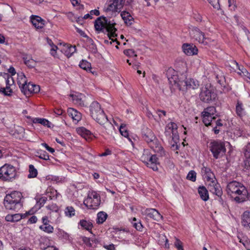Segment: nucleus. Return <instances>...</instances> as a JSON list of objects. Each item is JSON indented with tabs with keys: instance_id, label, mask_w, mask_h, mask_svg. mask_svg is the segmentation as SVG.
Instances as JSON below:
<instances>
[{
	"instance_id": "f257e3e1",
	"label": "nucleus",
	"mask_w": 250,
	"mask_h": 250,
	"mask_svg": "<svg viewBox=\"0 0 250 250\" xmlns=\"http://www.w3.org/2000/svg\"><path fill=\"white\" fill-rule=\"evenodd\" d=\"M116 23L113 20H108L104 17H100L97 19L94 22L95 30L98 32L107 33V36L112 42H116L119 44V42L115 39H113L117 36L116 33L117 29L115 27Z\"/></svg>"
},
{
	"instance_id": "f03ea898",
	"label": "nucleus",
	"mask_w": 250,
	"mask_h": 250,
	"mask_svg": "<svg viewBox=\"0 0 250 250\" xmlns=\"http://www.w3.org/2000/svg\"><path fill=\"white\" fill-rule=\"evenodd\" d=\"M226 190L228 194L234 196V200L238 203L243 202L248 198V192L245 187L236 181L229 182Z\"/></svg>"
},
{
	"instance_id": "7ed1b4c3",
	"label": "nucleus",
	"mask_w": 250,
	"mask_h": 250,
	"mask_svg": "<svg viewBox=\"0 0 250 250\" xmlns=\"http://www.w3.org/2000/svg\"><path fill=\"white\" fill-rule=\"evenodd\" d=\"M21 193L18 191L7 194L3 201L5 208L7 210L18 211L22 207V204L21 202Z\"/></svg>"
},
{
	"instance_id": "20e7f679",
	"label": "nucleus",
	"mask_w": 250,
	"mask_h": 250,
	"mask_svg": "<svg viewBox=\"0 0 250 250\" xmlns=\"http://www.w3.org/2000/svg\"><path fill=\"white\" fill-rule=\"evenodd\" d=\"M168 80L171 84L177 87L180 90L195 89L198 88V82L192 78H186L185 80L179 79L177 75H173L168 78Z\"/></svg>"
},
{
	"instance_id": "39448f33",
	"label": "nucleus",
	"mask_w": 250,
	"mask_h": 250,
	"mask_svg": "<svg viewBox=\"0 0 250 250\" xmlns=\"http://www.w3.org/2000/svg\"><path fill=\"white\" fill-rule=\"evenodd\" d=\"M16 168L11 165L5 164L0 167V179L4 181H12L16 177Z\"/></svg>"
},
{
	"instance_id": "423d86ee",
	"label": "nucleus",
	"mask_w": 250,
	"mask_h": 250,
	"mask_svg": "<svg viewBox=\"0 0 250 250\" xmlns=\"http://www.w3.org/2000/svg\"><path fill=\"white\" fill-rule=\"evenodd\" d=\"M101 197L95 191H89L87 197L83 201L84 205L88 208L97 209L100 206Z\"/></svg>"
},
{
	"instance_id": "0eeeda50",
	"label": "nucleus",
	"mask_w": 250,
	"mask_h": 250,
	"mask_svg": "<svg viewBox=\"0 0 250 250\" xmlns=\"http://www.w3.org/2000/svg\"><path fill=\"white\" fill-rule=\"evenodd\" d=\"M17 83L21 92L24 95L29 96L33 93L34 84L27 83L26 78L23 73L18 74Z\"/></svg>"
},
{
	"instance_id": "6e6552de",
	"label": "nucleus",
	"mask_w": 250,
	"mask_h": 250,
	"mask_svg": "<svg viewBox=\"0 0 250 250\" xmlns=\"http://www.w3.org/2000/svg\"><path fill=\"white\" fill-rule=\"evenodd\" d=\"M209 148L213 157L216 159L223 156L226 151L224 143L221 141H213L210 143Z\"/></svg>"
},
{
	"instance_id": "1a4fd4ad",
	"label": "nucleus",
	"mask_w": 250,
	"mask_h": 250,
	"mask_svg": "<svg viewBox=\"0 0 250 250\" xmlns=\"http://www.w3.org/2000/svg\"><path fill=\"white\" fill-rule=\"evenodd\" d=\"M125 3V0H108L106 3V12H120Z\"/></svg>"
},
{
	"instance_id": "9d476101",
	"label": "nucleus",
	"mask_w": 250,
	"mask_h": 250,
	"mask_svg": "<svg viewBox=\"0 0 250 250\" xmlns=\"http://www.w3.org/2000/svg\"><path fill=\"white\" fill-rule=\"evenodd\" d=\"M199 97L202 101L209 103L215 98V95L210 87L205 86L202 87Z\"/></svg>"
},
{
	"instance_id": "9b49d317",
	"label": "nucleus",
	"mask_w": 250,
	"mask_h": 250,
	"mask_svg": "<svg viewBox=\"0 0 250 250\" xmlns=\"http://www.w3.org/2000/svg\"><path fill=\"white\" fill-rule=\"evenodd\" d=\"M190 35L193 39L199 42L200 43L207 45L209 42L210 39L208 38H205L204 33L197 28L193 29L191 31Z\"/></svg>"
},
{
	"instance_id": "f8f14e48",
	"label": "nucleus",
	"mask_w": 250,
	"mask_h": 250,
	"mask_svg": "<svg viewBox=\"0 0 250 250\" xmlns=\"http://www.w3.org/2000/svg\"><path fill=\"white\" fill-rule=\"evenodd\" d=\"M142 214L156 221H160L163 219V216L155 208H146L142 211Z\"/></svg>"
},
{
	"instance_id": "ddd939ff",
	"label": "nucleus",
	"mask_w": 250,
	"mask_h": 250,
	"mask_svg": "<svg viewBox=\"0 0 250 250\" xmlns=\"http://www.w3.org/2000/svg\"><path fill=\"white\" fill-rule=\"evenodd\" d=\"M99 112L100 113H99V114L98 115H95V114H94L93 119L101 125L106 124L108 127L113 128L114 127L113 125L108 122L107 118L104 111L103 110H99Z\"/></svg>"
},
{
	"instance_id": "4468645a",
	"label": "nucleus",
	"mask_w": 250,
	"mask_h": 250,
	"mask_svg": "<svg viewBox=\"0 0 250 250\" xmlns=\"http://www.w3.org/2000/svg\"><path fill=\"white\" fill-rule=\"evenodd\" d=\"M142 135L143 139L148 145L156 138L152 131L148 128H144L142 129Z\"/></svg>"
},
{
	"instance_id": "2eb2a0df",
	"label": "nucleus",
	"mask_w": 250,
	"mask_h": 250,
	"mask_svg": "<svg viewBox=\"0 0 250 250\" xmlns=\"http://www.w3.org/2000/svg\"><path fill=\"white\" fill-rule=\"evenodd\" d=\"M30 21L37 29H42L45 24V21L41 17L38 16L32 15L30 17Z\"/></svg>"
},
{
	"instance_id": "dca6fc26",
	"label": "nucleus",
	"mask_w": 250,
	"mask_h": 250,
	"mask_svg": "<svg viewBox=\"0 0 250 250\" xmlns=\"http://www.w3.org/2000/svg\"><path fill=\"white\" fill-rule=\"evenodd\" d=\"M148 145L154 152L159 153L161 156L165 154L164 149L156 138H155V139H154Z\"/></svg>"
},
{
	"instance_id": "f3484780",
	"label": "nucleus",
	"mask_w": 250,
	"mask_h": 250,
	"mask_svg": "<svg viewBox=\"0 0 250 250\" xmlns=\"http://www.w3.org/2000/svg\"><path fill=\"white\" fill-rule=\"evenodd\" d=\"M182 48L184 52L187 55H194L198 53L197 48L193 44L185 43L183 45Z\"/></svg>"
},
{
	"instance_id": "a211bd4d",
	"label": "nucleus",
	"mask_w": 250,
	"mask_h": 250,
	"mask_svg": "<svg viewBox=\"0 0 250 250\" xmlns=\"http://www.w3.org/2000/svg\"><path fill=\"white\" fill-rule=\"evenodd\" d=\"M146 165L147 167L151 168L154 171L158 170V166L159 165L158 158L155 154H152L146 162Z\"/></svg>"
},
{
	"instance_id": "6ab92c4d",
	"label": "nucleus",
	"mask_w": 250,
	"mask_h": 250,
	"mask_svg": "<svg viewBox=\"0 0 250 250\" xmlns=\"http://www.w3.org/2000/svg\"><path fill=\"white\" fill-rule=\"evenodd\" d=\"M201 172L202 174L205 177L207 181H213L214 175L209 167H208L203 164V167L201 169Z\"/></svg>"
},
{
	"instance_id": "aec40b11",
	"label": "nucleus",
	"mask_w": 250,
	"mask_h": 250,
	"mask_svg": "<svg viewBox=\"0 0 250 250\" xmlns=\"http://www.w3.org/2000/svg\"><path fill=\"white\" fill-rule=\"evenodd\" d=\"M177 125L174 122H170L168 124L166 127L165 133L166 135H170L171 133L175 137L177 133Z\"/></svg>"
},
{
	"instance_id": "412c9836",
	"label": "nucleus",
	"mask_w": 250,
	"mask_h": 250,
	"mask_svg": "<svg viewBox=\"0 0 250 250\" xmlns=\"http://www.w3.org/2000/svg\"><path fill=\"white\" fill-rule=\"evenodd\" d=\"M22 59L24 61L25 64L28 67L34 68L36 66V62L32 59L31 55L23 54L22 56Z\"/></svg>"
},
{
	"instance_id": "4be33fe9",
	"label": "nucleus",
	"mask_w": 250,
	"mask_h": 250,
	"mask_svg": "<svg viewBox=\"0 0 250 250\" xmlns=\"http://www.w3.org/2000/svg\"><path fill=\"white\" fill-rule=\"evenodd\" d=\"M99 110H102L100 104L96 101L93 102L90 105V112L92 118H94V115L99 114Z\"/></svg>"
},
{
	"instance_id": "5701e85b",
	"label": "nucleus",
	"mask_w": 250,
	"mask_h": 250,
	"mask_svg": "<svg viewBox=\"0 0 250 250\" xmlns=\"http://www.w3.org/2000/svg\"><path fill=\"white\" fill-rule=\"evenodd\" d=\"M68 115L73 120L78 122L82 118L81 113L73 108H69L67 110Z\"/></svg>"
},
{
	"instance_id": "b1692460",
	"label": "nucleus",
	"mask_w": 250,
	"mask_h": 250,
	"mask_svg": "<svg viewBox=\"0 0 250 250\" xmlns=\"http://www.w3.org/2000/svg\"><path fill=\"white\" fill-rule=\"evenodd\" d=\"M121 16L127 25H130L133 23L134 19L129 12L125 11H123L121 13Z\"/></svg>"
},
{
	"instance_id": "393cba45",
	"label": "nucleus",
	"mask_w": 250,
	"mask_h": 250,
	"mask_svg": "<svg viewBox=\"0 0 250 250\" xmlns=\"http://www.w3.org/2000/svg\"><path fill=\"white\" fill-rule=\"evenodd\" d=\"M79 224L82 228L90 232V233H92L91 229L93 227V226L92 222L90 220L82 219L80 220Z\"/></svg>"
},
{
	"instance_id": "a878e982",
	"label": "nucleus",
	"mask_w": 250,
	"mask_h": 250,
	"mask_svg": "<svg viewBox=\"0 0 250 250\" xmlns=\"http://www.w3.org/2000/svg\"><path fill=\"white\" fill-rule=\"evenodd\" d=\"M242 225L246 227L250 228V211H245L242 217Z\"/></svg>"
},
{
	"instance_id": "bb28decb",
	"label": "nucleus",
	"mask_w": 250,
	"mask_h": 250,
	"mask_svg": "<svg viewBox=\"0 0 250 250\" xmlns=\"http://www.w3.org/2000/svg\"><path fill=\"white\" fill-rule=\"evenodd\" d=\"M212 186H210V190L218 197H221L222 195V191L220 186L216 184L214 180L212 181Z\"/></svg>"
},
{
	"instance_id": "cd10ccee",
	"label": "nucleus",
	"mask_w": 250,
	"mask_h": 250,
	"mask_svg": "<svg viewBox=\"0 0 250 250\" xmlns=\"http://www.w3.org/2000/svg\"><path fill=\"white\" fill-rule=\"evenodd\" d=\"M22 218V215L20 213L14 214H8L5 217L6 221L8 222H18L21 220Z\"/></svg>"
},
{
	"instance_id": "c85d7f7f",
	"label": "nucleus",
	"mask_w": 250,
	"mask_h": 250,
	"mask_svg": "<svg viewBox=\"0 0 250 250\" xmlns=\"http://www.w3.org/2000/svg\"><path fill=\"white\" fill-rule=\"evenodd\" d=\"M202 117L203 123L207 126L211 125L212 124V120L216 119V117L215 116L210 115H208L202 114Z\"/></svg>"
},
{
	"instance_id": "c756f323",
	"label": "nucleus",
	"mask_w": 250,
	"mask_h": 250,
	"mask_svg": "<svg viewBox=\"0 0 250 250\" xmlns=\"http://www.w3.org/2000/svg\"><path fill=\"white\" fill-rule=\"evenodd\" d=\"M198 193L201 198L204 201H207L209 198L208 191L205 187H200L198 188Z\"/></svg>"
},
{
	"instance_id": "7c9ffc66",
	"label": "nucleus",
	"mask_w": 250,
	"mask_h": 250,
	"mask_svg": "<svg viewBox=\"0 0 250 250\" xmlns=\"http://www.w3.org/2000/svg\"><path fill=\"white\" fill-rule=\"evenodd\" d=\"M77 132L86 140L89 139L91 135V132L83 127L78 128Z\"/></svg>"
},
{
	"instance_id": "2f4dec72",
	"label": "nucleus",
	"mask_w": 250,
	"mask_h": 250,
	"mask_svg": "<svg viewBox=\"0 0 250 250\" xmlns=\"http://www.w3.org/2000/svg\"><path fill=\"white\" fill-rule=\"evenodd\" d=\"M33 123L34 124H40L44 126L50 127L51 123L47 120L44 118H35L33 119Z\"/></svg>"
},
{
	"instance_id": "473e14b6",
	"label": "nucleus",
	"mask_w": 250,
	"mask_h": 250,
	"mask_svg": "<svg viewBox=\"0 0 250 250\" xmlns=\"http://www.w3.org/2000/svg\"><path fill=\"white\" fill-rule=\"evenodd\" d=\"M236 112L238 116L241 117L245 114V109L243 104L240 101H238L236 106Z\"/></svg>"
},
{
	"instance_id": "72a5a7b5",
	"label": "nucleus",
	"mask_w": 250,
	"mask_h": 250,
	"mask_svg": "<svg viewBox=\"0 0 250 250\" xmlns=\"http://www.w3.org/2000/svg\"><path fill=\"white\" fill-rule=\"evenodd\" d=\"M107 214L103 211H101L97 214L96 222L98 224H103L106 219Z\"/></svg>"
},
{
	"instance_id": "f704fd0d",
	"label": "nucleus",
	"mask_w": 250,
	"mask_h": 250,
	"mask_svg": "<svg viewBox=\"0 0 250 250\" xmlns=\"http://www.w3.org/2000/svg\"><path fill=\"white\" fill-rule=\"evenodd\" d=\"M79 66L86 71H91V63L86 60H83L79 63Z\"/></svg>"
},
{
	"instance_id": "c9c22d12",
	"label": "nucleus",
	"mask_w": 250,
	"mask_h": 250,
	"mask_svg": "<svg viewBox=\"0 0 250 250\" xmlns=\"http://www.w3.org/2000/svg\"><path fill=\"white\" fill-rule=\"evenodd\" d=\"M38 175V170L35 168L33 165L29 166V174L28 175V178H34L37 177Z\"/></svg>"
},
{
	"instance_id": "e433bc0d",
	"label": "nucleus",
	"mask_w": 250,
	"mask_h": 250,
	"mask_svg": "<svg viewBox=\"0 0 250 250\" xmlns=\"http://www.w3.org/2000/svg\"><path fill=\"white\" fill-rule=\"evenodd\" d=\"M151 153L149 150L148 149H144L143 153L141 157V161L144 163H146V162H148V160L150 158V157L151 156Z\"/></svg>"
},
{
	"instance_id": "4c0bfd02",
	"label": "nucleus",
	"mask_w": 250,
	"mask_h": 250,
	"mask_svg": "<svg viewBox=\"0 0 250 250\" xmlns=\"http://www.w3.org/2000/svg\"><path fill=\"white\" fill-rule=\"evenodd\" d=\"M119 131L122 136H124L125 138H127L128 140L130 142H131L132 144L133 143L131 139L129 137L128 132L127 130L126 129L125 125H121L119 128Z\"/></svg>"
},
{
	"instance_id": "58836bf2",
	"label": "nucleus",
	"mask_w": 250,
	"mask_h": 250,
	"mask_svg": "<svg viewBox=\"0 0 250 250\" xmlns=\"http://www.w3.org/2000/svg\"><path fill=\"white\" fill-rule=\"evenodd\" d=\"M216 108L215 107L209 106L204 109V111L202 112V114L214 116Z\"/></svg>"
},
{
	"instance_id": "ea45409f",
	"label": "nucleus",
	"mask_w": 250,
	"mask_h": 250,
	"mask_svg": "<svg viewBox=\"0 0 250 250\" xmlns=\"http://www.w3.org/2000/svg\"><path fill=\"white\" fill-rule=\"evenodd\" d=\"M233 132L234 135L237 137H246L245 130L243 129V128H241L240 127H236L233 129Z\"/></svg>"
},
{
	"instance_id": "a19ab883",
	"label": "nucleus",
	"mask_w": 250,
	"mask_h": 250,
	"mask_svg": "<svg viewBox=\"0 0 250 250\" xmlns=\"http://www.w3.org/2000/svg\"><path fill=\"white\" fill-rule=\"evenodd\" d=\"M71 96L72 98V100L75 104H79L81 106L84 105V103L82 99L81 94L79 95H71Z\"/></svg>"
},
{
	"instance_id": "79ce46f5",
	"label": "nucleus",
	"mask_w": 250,
	"mask_h": 250,
	"mask_svg": "<svg viewBox=\"0 0 250 250\" xmlns=\"http://www.w3.org/2000/svg\"><path fill=\"white\" fill-rule=\"evenodd\" d=\"M0 93L3 94L5 96H10L12 95L13 90L10 88V86L6 85L5 88H0Z\"/></svg>"
},
{
	"instance_id": "37998d69",
	"label": "nucleus",
	"mask_w": 250,
	"mask_h": 250,
	"mask_svg": "<svg viewBox=\"0 0 250 250\" xmlns=\"http://www.w3.org/2000/svg\"><path fill=\"white\" fill-rule=\"evenodd\" d=\"M39 228L47 233H51L53 232L54 231V228L49 224L46 226L41 225L40 226Z\"/></svg>"
},
{
	"instance_id": "c03bdc74",
	"label": "nucleus",
	"mask_w": 250,
	"mask_h": 250,
	"mask_svg": "<svg viewBox=\"0 0 250 250\" xmlns=\"http://www.w3.org/2000/svg\"><path fill=\"white\" fill-rule=\"evenodd\" d=\"M214 75L217 83L222 84L225 79V77L222 73L221 71L219 70L216 73H215Z\"/></svg>"
},
{
	"instance_id": "a18cd8bd",
	"label": "nucleus",
	"mask_w": 250,
	"mask_h": 250,
	"mask_svg": "<svg viewBox=\"0 0 250 250\" xmlns=\"http://www.w3.org/2000/svg\"><path fill=\"white\" fill-rule=\"evenodd\" d=\"M76 49L75 46H70L65 51V55L68 57H70L76 51Z\"/></svg>"
},
{
	"instance_id": "49530a36",
	"label": "nucleus",
	"mask_w": 250,
	"mask_h": 250,
	"mask_svg": "<svg viewBox=\"0 0 250 250\" xmlns=\"http://www.w3.org/2000/svg\"><path fill=\"white\" fill-rule=\"evenodd\" d=\"M65 213L67 216L71 217L75 214V210L72 207H67L65 208Z\"/></svg>"
},
{
	"instance_id": "de8ad7c7",
	"label": "nucleus",
	"mask_w": 250,
	"mask_h": 250,
	"mask_svg": "<svg viewBox=\"0 0 250 250\" xmlns=\"http://www.w3.org/2000/svg\"><path fill=\"white\" fill-rule=\"evenodd\" d=\"M136 218L134 217L132 220V224L133 226L138 230L141 231L143 229V225L140 222H136Z\"/></svg>"
},
{
	"instance_id": "09e8293b",
	"label": "nucleus",
	"mask_w": 250,
	"mask_h": 250,
	"mask_svg": "<svg viewBox=\"0 0 250 250\" xmlns=\"http://www.w3.org/2000/svg\"><path fill=\"white\" fill-rule=\"evenodd\" d=\"M187 178L192 182H195L196 178V172L193 170L190 171L187 176Z\"/></svg>"
},
{
	"instance_id": "8fccbe9b",
	"label": "nucleus",
	"mask_w": 250,
	"mask_h": 250,
	"mask_svg": "<svg viewBox=\"0 0 250 250\" xmlns=\"http://www.w3.org/2000/svg\"><path fill=\"white\" fill-rule=\"evenodd\" d=\"M215 126L213 127V130L215 134H217L219 133L220 130L217 129V127L222 126L223 124L221 123V120L219 119L215 121Z\"/></svg>"
},
{
	"instance_id": "3c124183",
	"label": "nucleus",
	"mask_w": 250,
	"mask_h": 250,
	"mask_svg": "<svg viewBox=\"0 0 250 250\" xmlns=\"http://www.w3.org/2000/svg\"><path fill=\"white\" fill-rule=\"evenodd\" d=\"M244 155L246 158H250V143H249L245 146Z\"/></svg>"
},
{
	"instance_id": "603ef678",
	"label": "nucleus",
	"mask_w": 250,
	"mask_h": 250,
	"mask_svg": "<svg viewBox=\"0 0 250 250\" xmlns=\"http://www.w3.org/2000/svg\"><path fill=\"white\" fill-rule=\"evenodd\" d=\"M124 54L129 57H137V55L133 49L125 50L124 51Z\"/></svg>"
},
{
	"instance_id": "864d4df0",
	"label": "nucleus",
	"mask_w": 250,
	"mask_h": 250,
	"mask_svg": "<svg viewBox=\"0 0 250 250\" xmlns=\"http://www.w3.org/2000/svg\"><path fill=\"white\" fill-rule=\"evenodd\" d=\"M14 83L13 78L12 76L7 75L6 80V85L11 86Z\"/></svg>"
},
{
	"instance_id": "5fc2aeb1",
	"label": "nucleus",
	"mask_w": 250,
	"mask_h": 250,
	"mask_svg": "<svg viewBox=\"0 0 250 250\" xmlns=\"http://www.w3.org/2000/svg\"><path fill=\"white\" fill-rule=\"evenodd\" d=\"M39 157L42 159H43L45 160H49V156L48 154V153L44 151H41L40 153V155L39 156Z\"/></svg>"
},
{
	"instance_id": "6e6d98bb",
	"label": "nucleus",
	"mask_w": 250,
	"mask_h": 250,
	"mask_svg": "<svg viewBox=\"0 0 250 250\" xmlns=\"http://www.w3.org/2000/svg\"><path fill=\"white\" fill-rule=\"evenodd\" d=\"M174 245L178 250H184L182 246V242L180 240L176 239V241L174 242Z\"/></svg>"
},
{
	"instance_id": "4d7b16f0",
	"label": "nucleus",
	"mask_w": 250,
	"mask_h": 250,
	"mask_svg": "<svg viewBox=\"0 0 250 250\" xmlns=\"http://www.w3.org/2000/svg\"><path fill=\"white\" fill-rule=\"evenodd\" d=\"M208 1L213 6V7L216 9H219L220 7L219 0H208Z\"/></svg>"
},
{
	"instance_id": "13d9d810",
	"label": "nucleus",
	"mask_w": 250,
	"mask_h": 250,
	"mask_svg": "<svg viewBox=\"0 0 250 250\" xmlns=\"http://www.w3.org/2000/svg\"><path fill=\"white\" fill-rule=\"evenodd\" d=\"M82 240L88 247H91L92 246V243H91V238L84 236L83 237Z\"/></svg>"
},
{
	"instance_id": "bf43d9fd",
	"label": "nucleus",
	"mask_w": 250,
	"mask_h": 250,
	"mask_svg": "<svg viewBox=\"0 0 250 250\" xmlns=\"http://www.w3.org/2000/svg\"><path fill=\"white\" fill-rule=\"evenodd\" d=\"M232 65H234L236 66V68H237V69H239V71H238V73L239 75H242V74H243V73H242V71H244V70H243V68H244L243 67V66H241V67H240V66L239 65L238 63L236 61H233V62H232Z\"/></svg>"
},
{
	"instance_id": "052dcab7",
	"label": "nucleus",
	"mask_w": 250,
	"mask_h": 250,
	"mask_svg": "<svg viewBox=\"0 0 250 250\" xmlns=\"http://www.w3.org/2000/svg\"><path fill=\"white\" fill-rule=\"evenodd\" d=\"M47 201V197L43 196L40 198L37 204L40 205V208L43 206Z\"/></svg>"
},
{
	"instance_id": "680f3d73",
	"label": "nucleus",
	"mask_w": 250,
	"mask_h": 250,
	"mask_svg": "<svg viewBox=\"0 0 250 250\" xmlns=\"http://www.w3.org/2000/svg\"><path fill=\"white\" fill-rule=\"evenodd\" d=\"M229 6L231 8V10H235L236 7L235 4V0H228Z\"/></svg>"
},
{
	"instance_id": "e2e57ef3",
	"label": "nucleus",
	"mask_w": 250,
	"mask_h": 250,
	"mask_svg": "<svg viewBox=\"0 0 250 250\" xmlns=\"http://www.w3.org/2000/svg\"><path fill=\"white\" fill-rule=\"evenodd\" d=\"M103 247L107 250H115L114 245L113 244L109 245H104Z\"/></svg>"
},
{
	"instance_id": "0e129e2a",
	"label": "nucleus",
	"mask_w": 250,
	"mask_h": 250,
	"mask_svg": "<svg viewBox=\"0 0 250 250\" xmlns=\"http://www.w3.org/2000/svg\"><path fill=\"white\" fill-rule=\"evenodd\" d=\"M42 221L43 224L42 225L46 226L49 225V220H48V218L47 216H43L42 219Z\"/></svg>"
},
{
	"instance_id": "69168bd1",
	"label": "nucleus",
	"mask_w": 250,
	"mask_h": 250,
	"mask_svg": "<svg viewBox=\"0 0 250 250\" xmlns=\"http://www.w3.org/2000/svg\"><path fill=\"white\" fill-rule=\"evenodd\" d=\"M42 145L44 146V147L49 152L51 153H53L55 151V150L54 148L50 147L48 146V145L46 143H42Z\"/></svg>"
},
{
	"instance_id": "338daca9",
	"label": "nucleus",
	"mask_w": 250,
	"mask_h": 250,
	"mask_svg": "<svg viewBox=\"0 0 250 250\" xmlns=\"http://www.w3.org/2000/svg\"><path fill=\"white\" fill-rule=\"evenodd\" d=\"M76 31L78 33H79L81 36L84 38H88V36L85 34L84 31L82 30L81 29L78 28L77 27H75Z\"/></svg>"
},
{
	"instance_id": "774afa93",
	"label": "nucleus",
	"mask_w": 250,
	"mask_h": 250,
	"mask_svg": "<svg viewBox=\"0 0 250 250\" xmlns=\"http://www.w3.org/2000/svg\"><path fill=\"white\" fill-rule=\"evenodd\" d=\"M244 164L245 166V168L247 169L250 168V158H246V160L244 161Z\"/></svg>"
}]
</instances>
